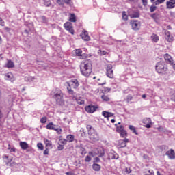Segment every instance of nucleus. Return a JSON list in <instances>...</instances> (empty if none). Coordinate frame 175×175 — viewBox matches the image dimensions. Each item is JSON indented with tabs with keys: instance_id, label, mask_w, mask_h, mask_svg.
Wrapping results in <instances>:
<instances>
[{
	"instance_id": "f257e3e1",
	"label": "nucleus",
	"mask_w": 175,
	"mask_h": 175,
	"mask_svg": "<svg viewBox=\"0 0 175 175\" xmlns=\"http://www.w3.org/2000/svg\"><path fill=\"white\" fill-rule=\"evenodd\" d=\"M81 72L83 76L88 77L92 72V63L90 60L82 62L80 66Z\"/></svg>"
},
{
	"instance_id": "f03ea898",
	"label": "nucleus",
	"mask_w": 175,
	"mask_h": 175,
	"mask_svg": "<svg viewBox=\"0 0 175 175\" xmlns=\"http://www.w3.org/2000/svg\"><path fill=\"white\" fill-rule=\"evenodd\" d=\"M88 132V136L91 142H98L99 140V135H98V133L95 131V129L92 127L91 125H88L86 126Z\"/></svg>"
},
{
	"instance_id": "7ed1b4c3",
	"label": "nucleus",
	"mask_w": 175,
	"mask_h": 175,
	"mask_svg": "<svg viewBox=\"0 0 175 175\" xmlns=\"http://www.w3.org/2000/svg\"><path fill=\"white\" fill-rule=\"evenodd\" d=\"M155 69L159 75H166L167 72V64L165 62H159L155 66Z\"/></svg>"
},
{
	"instance_id": "20e7f679",
	"label": "nucleus",
	"mask_w": 175,
	"mask_h": 175,
	"mask_svg": "<svg viewBox=\"0 0 175 175\" xmlns=\"http://www.w3.org/2000/svg\"><path fill=\"white\" fill-rule=\"evenodd\" d=\"M54 99L56 100L57 105H62L64 103V94L58 89H56V92L53 95Z\"/></svg>"
},
{
	"instance_id": "39448f33",
	"label": "nucleus",
	"mask_w": 175,
	"mask_h": 175,
	"mask_svg": "<svg viewBox=\"0 0 175 175\" xmlns=\"http://www.w3.org/2000/svg\"><path fill=\"white\" fill-rule=\"evenodd\" d=\"M131 25L133 31H139V29H140V27L142 26V23H140V21L137 20L131 21Z\"/></svg>"
},
{
	"instance_id": "423d86ee",
	"label": "nucleus",
	"mask_w": 175,
	"mask_h": 175,
	"mask_svg": "<svg viewBox=\"0 0 175 175\" xmlns=\"http://www.w3.org/2000/svg\"><path fill=\"white\" fill-rule=\"evenodd\" d=\"M64 27L66 31H68L71 35H75V30L73 29V26L72 25V23L66 22L64 24Z\"/></svg>"
},
{
	"instance_id": "0eeeda50",
	"label": "nucleus",
	"mask_w": 175,
	"mask_h": 175,
	"mask_svg": "<svg viewBox=\"0 0 175 175\" xmlns=\"http://www.w3.org/2000/svg\"><path fill=\"white\" fill-rule=\"evenodd\" d=\"M67 85L68 87H71L72 88H77L80 84L79 83V81L77 79H72L69 82H66Z\"/></svg>"
},
{
	"instance_id": "6e6552de",
	"label": "nucleus",
	"mask_w": 175,
	"mask_h": 175,
	"mask_svg": "<svg viewBox=\"0 0 175 175\" xmlns=\"http://www.w3.org/2000/svg\"><path fill=\"white\" fill-rule=\"evenodd\" d=\"M116 132L120 133L121 137H125L126 136V131L124 129V126H120L116 128Z\"/></svg>"
},
{
	"instance_id": "1a4fd4ad",
	"label": "nucleus",
	"mask_w": 175,
	"mask_h": 175,
	"mask_svg": "<svg viewBox=\"0 0 175 175\" xmlns=\"http://www.w3.org/2000/svg\"><path fill=\"white\" fill-rule=\"evenodd\" d=\"M96 109H98V106L92 105H90L85 107V111L90 113H95V111H96Z\"/></svg>"
},
{
	"instance_id": "9d476101",
	"label": "nucleus",
	"mask_w": 175,
	"mask_h": 175,
	"mask_svg": "<svg viewBox=\"0 0 175 175\" xmlns=\"http://www.w3.org/2000/svg\"><path fill=\"white\" fill-rule=\"evenodd\" d=\"M106 70V75L107 77H109V79H113V77H114V75L113 74V66H111L110 64L108 65Z\"/></svg>"
},
{
	"instance_id": "9b49d317",
	"label": "nucleus",
	"mask_w": 175,
	"mask_h": 175,
	"mask_svg": "<svg viewBox=\"0 0 175 175\" xmlns=\"http://www.w3.org/2000/svg\"><path fill=\"white\" fill-rule=\"evenodd\" d=\"M143 124H144L146 126V128H151V125L152 124V122L151 121V118H145L142 120Z\"/></svg>"
},
{
	"instance_id": "f8f14e48",
	"label": "nucleus",
	"mask_w": 175,
	"mask_h": 175,
	"mask_svg": "<svg viewBox=\"0 0 175 175\" xmlns=\"http://www.w3.org/2000/svg\"><path fill=\"white\" fill-rule=\"evenodd\" d=\"M165 155H167L170 159H175V152L173 149L167 151Z\"/></svg>"
},
{
	"instance_id": "ddd939ff",
	"label": "nucleus",
	"mask_w": 175,
	"mask_h": 175,
	"mask_svg": "<svg viewBox=\"0 0 175 175\" xmlns=\"http://www.w3.org/2000/svg\"><path fill=\"white\" fill-rule=\"evenodd\" d=\"M81 37L82 39H83V40H85V42H88L90 41V36H88V31H84L83 33H82L81 34Z\"/></svg>"
},
{
	"instance_id": "4468645a",
	"label": "nucleus",
	"mask_w": 175,
	"mask_h": 175,
	"mask_svg": "<svg viewBox=\"0 0 175 175\" xmlns=\"http://www.w3.org/2000/svg\"><path fill=\"white\" fill-rule=\"evenodd\" d=\"M164 59L165 61H167V62L168 64H170L171 65H172L173 64V59H172V56H170V55L166 53L164 55Z\"/></svg>"
},
{
	"instance_id": "2eb2a0df",
	"label": "nucleus",
	"mask_w": 175,
	"mask_h": 175,
	"mask_svg": "<svg viewBox=\"0 0 175 175\" xmlns=\"http://www.w3.org/2000/svg\"><path fill=\"white\" fill-rule=\"evenodd\" d=\"M6 165L8 166H11V167H17V166H18V165L20 164L17 162V159H15L14 161H12L11 163H7Z\"/></svg>"
},
{
	"instance_id": "dca6fc26",
	"label": "nucleus",
	"mask_w": 175,
	"mask_h": 175,
	"mask_svg": "<svg viewBox=\"0 0 175 175\" xmlns=\"http://www.w3.org/2000/svg\"><path fill=\"white\" fill-rule=\"evenodd\" d=\"M129 16L131 18H139L140 14L137 12H131V10H129Z\"/></svg>"
},
{
	"instance_id": "f3484780",
	"label": "nucleus",
	"mask_w": 175,
	"mask_h": 175,
	"mask_svg": "<svg viewBox=\"0 0 175 175\" xmlns=\"http://www.w3.org/2000/svg\"><path fill=\"white\" fill-rule=\"evenodd\" d=\"M165 39L167 42H173V36L170 35V32L168 31H165Z\"/></svg>"
},
{
	"instance_id": "a211bd4d",
	"label": "nucleus",
	"mask_w": 175,
	"mask_h": 175,
	"mask_svg": "<svg viewBox=\"0 0 175 175\" xmlns=\"http://www.w3.org/2000/svg\"><path fill=\"white\" fill-rule=\"evenodd\" d=\"M69 21L70 23H76L77 21L76 15L74 13L69 14Z\"/></svg>"
},
{
	"instance_id": "6ab92c4d",
	"label": "nucleus",
	"mask_w": 175,
	"mask_h": 175,
	"mask_svg": "<svg viewBox=\"0 0 175 175\" xmlns=\"http://www.w3.org/2000/svg\"><path fill=\"white\" fill-rule=\"evenodd\" d=\"M57 126V125H55L54 123H53L52 122H49L47 125H46V129H50L51 131H54L55 128Z\"/></svg>"
},
{
	"instance_id": "aec40b11",
	"label": "nucleus",
	"mask_w": 175,
	"mask_h": 175,
	"mask_svg": "<svg viewBox=\"0 0 175 175\" xmlns=\"http://www.w3.org/2000/svg\"><path fill=\"white\" fill-rule=\"evenodd\" d=\"M20 146L22 148V150H27V148H28L29 147V145H28V143L25 142H21Z\"/></svg>"
},
{
	"instance_id": "412c9836",
	"label": "nucleus",
	"mask_w": 175,
	"mask_h": 175,
	"mask_svg": "<svg viewBox=\"0 0 175 175\" xmlns=\"http://www.w3.org/2000/svg\"><path fill=\"white\" fill-rule=\"evenodd\" d=\"M109 158H111V159H118V154L115 152H111L109 153Z\"/></svg>"
},
{
	"instance_id": "4be33fe9",
	"label": "nucleus",
	"mask_w": 175,
	"mask_h": 175,
	"mask_svg": "<svg viewBox=\"0 0 175 175\" xmlns=\"http://www.w3.org/2000/svg\"><path fill=\"white\" fill-rule=\"evenodd\" d=\"M100 165L93 163L92 165V169L94 170V172H99L100 170Z\"/></svg>"
},
{
	"instance_id": "5701e85b",
	"label": "nucleus",
	"mask_w": 175,
	"mask_h": 175,
	"mask_svg": "<svg viewBox=\"0 0 175 175\" xmlns=\"http://www.w3.org/2000/svg\"><path fill=\"white\" fill-rule=\"evenodd\" d=\"M118 146L120 148H122L124 147H126V144H125V142H124V140L120 139L118 141Z\"/></svg>"
},
{
	"instance_id": "b1692460",
	"label": "nucleus",
	"mask_w": 175,
	"mask_h": 175,
	"mask_svg": "<svg viewBox=\"0 0 175 175\" xmlns=\"http://www.w3.org/2000/svg\"><path fill=\"white\" fill-rule=\"evenodd\" d=\"M44 142L45 143V146L46 148H50V147L53 146V144H51V142L47 139H44Z\"/></svg>"
},
{
	"instance_id": "393cba45",
	"label": "nucleus",
	"mask_w": 175,
	"mask_h": 175,
	"mask_svg": "<svg viewBox=\"0 0 175 175\" xmlns=\"http://www.w3.org/2000/svg\"><path fill=\"white\" fill-rule=\"evenodd\" d=\"M166 6L167 9H173V8H175V4L174 3L167 1Z\"/></svg>"
},
{
	"instance_id": "a878e982",
	"label": "nucleus",
	"mask_w": 175,
	"mask_h": 175,
	"mask_svg": "<svg viewBox=\"0 0 175 175\" xmlns=\"http://www.w3.org/2000/svg\"><path fill=\"white\" fill-rule=\"evenodd\" d=\"M53 131H55L57 135H61V133H62V129H61V126H56L55 127V129H53Z\"/></svg>"
},
{
	"instance_id": "bb28decb",
	"label": "nucleus",
	"mask_w": 175,
	"mask_h": 175,
	"mask_svg": "<svg viewBox=\"0 0 175 175\" xmlns=\"http://www.w3.org/2000/svg\"><path fill=\"white\" fill-rule=\"evenodd\" d=\"M151 38H152V42H154V43H157V42L159 40V37H158V36H157L156 34H152Z\"/></svg>"
},
{
	"instance_id": "cd10ccee",
	"label": "nucleus",
	"mask_w": 175,
	"mask_h": 175,
	"mask_svg": "<svg viewBox=\"0 0 175 175\" xmlns=\"http://www.w3.org/2000/svg\"><path fill=\"white\" fill-rule=\"evenodd\" d=\"M6 65L7 68H14V63L12 60H8Z\"/></svg>"
},
{
	"instance_id": "c85d7f7f",
	"label": "nucleus",
	"mask_w": 175,
	"mask_h": 175,
	"mask_svg": "<svg viewBox=\"0 0 175 175\" xmlns=\"http://www.w3.org/2000/svg\"><path fill=\"white\" fill-rule=\"evenodd\" d=\"M129 128L130 131H132L133 133H135V135H139L136 131V129L133 126L129 125Z\"/></svg>"
},
{
	"instance_id": "c756f323",
	"label": "nucleus",
	"mask_w": 175,
	"mask_h": 175,
	"mask_svg": "<svg viewBox=\"0 0 175 175\" xmlns=\"http://www.w3.org/2000/svg\"><path fill=\"white\" fill-rule=\"evenodd\" d=\"M66 139L70 143V142H73V140H75V136H73L72 135H67Z\"/></svg>"
},
{
	"instance_id": "7c9ffc66",
	"label": "nucleus",
	"mask_w": 175,
	"mask_h": 175,
	"mask_svg": "<svg viewBox=\"0 0 175 175\" xmlns=\"http://www.w3.org/2000/svg\"><path fill=\"white\" fill-rule=\"evenodd\" d=\"M13 77V75L12 73H8L5 75V80H12V78Z\"/></svg>"
},
{
	"instance_id": "2f4dec72",
	"label": "nucleus",
	"mask_w": 175,
	"mask_h": 175,
	"mask_svg": "<svg viewBox=\"0 0 175 175\" xmlns=\"http://www.w3.org/2000/svg\"><path fill=\"white\" fill-rule=\"evenodd\" d=\"M75 54L76 55H77V57H81L83 54V51H81V49H77L75 51Z\"/></svg>"
},
{
	"instance_id": "473e14b6",
	"label": "nucleus",
	"mask_w": 175,
	"mask_h": 175,
	"mask_svg": "<svg viewBox=\"0 0 175 175\" xmlns=\"http://www.w3.org/2000/svg\"><path fill=\"white\" fill-rule=\"evenodd\" d=\"M40 18L42 23H44V24H47V23H49V19H47V18H46V16H40Z\"/></svg>"
},
{
	"instance_id": "72a5a7b5",
	"label": "nucleus",
	"mask_w": 175,
	"mask_h": 175,
	"mask_svg": "<svg viewBox=\"0 0 175 175\" xmlns=\"http://www.w3.org/2000/svg\"><path fill=\"white\" fill-rule=\"evenodd\" d=\"M44 4V6H46V8H49L51 6V1L45 0Z\"/></svg>"
},
{
	"instance_id": "f704fd0d",
	"label": "nucleus",
	"mask_w": 175,
	"mask_h": 175,
	"mask_svg": "<svg viewBox=\"0 0 175 175\" xmlns=\"http://www.w3.org/2000/svg\"><path fill=\"white\" fill-rule=\"evenodd\" d=\"M67 141L65 139H60L59 141V144L62 145V146H65V144H66Z\"/></svg>"
},
{
	"instance_id": "c9c22d12",
	"label": "nucleus",
	"mask_w": 175,
	"mask_h": 175,
	"mask_svg": "<svg viewBox=\"0 0 175 175\" xmlns=\"http://www.w3.org/2000/svg\"><path fill=\"white\" fill-rule=\"evenodd\" d=\"M101 99H103V100H104L105 102H109V100H110V98H109V96L106 95L101 96Z\"/></svg>"
},
{
	"instance_id": "e433bc0d",
	"label": "nucleus",
	"mask_w": 175,
	"mask_h": 175,
	"mask_svg": "<svg viewBox=\"0 0 175 175\" xmlns=\"http://www.w3.org/2000/svg\"><path fill=\"white\" fill-rule=\"evenodd\" d=\"M157 10V6H155V4H153L152 5L150 6V11L151 13H153V12H155Z\"/></svg>"
},
{
	"instance_id": "4c0bfd02",
	"label": "nucleus",
	"mask_w": 175,
	"mask_h": 175,
	"mask_svg": "<svg viewBox=\"0 0 175 175\" xmlns=\"http://www.w3.org/2000/svg\"><path fill=\"white\" fill-rule=\"evenodd\" d=\"M122 18L124 20V21H126L128 20V16L126 15V12L125 11L122 12Z\"/></svg>"
},
{
	"instance_id": "58836bf2",
	"label": "nucleus",
	"mask_w": 175,
	"mask_h": 175,
	"mask_svg": "<svg viewBox=\"0 0 175 175\" xmlns=\"http://www.w3.org/2000/svg\"><path fill=\"white\" fill-rule=\"evenodd\" d=\"M159 149L161 150V151H166V150H167V146L163 145L159 146Z\"/></svg>"
},
{
	"instance_id": "ea45409f",
	"label": "nucleus",
	"mask_w": 175,
	"mask_h": 175,
	"mask_svg": "<svg viewBox=\"0 0 175 175\" xmlns=\"http://www.w3.org/2000/svg\"><path fill=\"white\" fill-rule=\"evenodd\" d=\"M80 151L82 155L87 154V151L85 150V148H84L83 147L80 148Z\"/></svg>"
},
{
	"instance_id": "a19ab883",
	"label": "nucleus",
	"mask_w": 175,
	"mask_h": 175,
	"mask_svg": "<svg viewBox=\"0 0 175 175\" xmlns=\"http://www.w3.org/2000/svg\"><path fill=\"white\" fill-rule=\"evenodd\" d=\"M98 54H100V55H106L107 54V52L106 51H102V50H98Z\"/></svg>"
},
{
	"instance_id": "79ce46f5",
	"label": "nucleus",
	"mask_w": 175,
	"mask_h": 175,
	"mask_svg": "<svg viewBox=\"0 0 175 175\" xmlns=\"http://www.w3.org/2000/svg\"><path fill=\"white\" fill-rule=\"evenodd\" d=\"M41 124H46L47 122V118L46 117H42L40 120Z\"/></svg>"
},
{
	"instance_id": "37998d69",
	"label": "nucleus",
	"mask_w": 175,
	"mask_h": 175,
	"mask_svg": "<svg viewBox=\"0 0 175 175\" xmlns=\"http://www.w3.org/2000/svg\"><path fill=\"white\" fill-rule=\"evenodd\" d=\"M165 0H156V1L154 2V5H160V3H163Z\"/></svg>"
},
{
	"instance_id": "c03bdc74",
	"label": "nucleus",
	"mask_w": 175,
	"mask_h": 175,
	"mask_svg": "<svg viewBox=\"0 0 175 175\" xmlns=\"http://www.w3.org/2000/svg\"><path fill=\"white\" fill-rule=\"evenodd\" d=\"M38 66H39V68H43L44 69L46 68V66H44L43 62H40L38 63Z\"/></svg>"
},
{
	"instance_id": "a18cd8bd",
	"label": "nucleus",
	"mask_w": 175,
	"mask_h": 175,
	"mask_svg": "<svg viewBox=\"0 0 175 175\" xmlns=\"http://www.w3.org/2000/svg\"><path fill=\"white\" fill-rule=\"evenodd\" d=\"M37 147L39 148V150L43 151V144L42 143H38L37 144Z\"/></svg>"
},
{
	"instance_id": "49530a36",
	"label": "nucleus",
	"mask_w": 175,
	"mask_h": 175,
	"mask_svg": "<svg viewBox=\"0 0 175 175\" xmlns=\"http://www.w3.org/2000/svg\"><path fill=\"white\" fill-rule=\"evenodd\" d=\"M98 152H100L99 153V157H104L105 156V150L100 149V150H98Z\"/></svg>"
},
{
	"instance_id": "de8ad7c7",
	"label": "nucleus",
	"mask_w": 175,
	"mask_h": 175,
	"mask_svg": "<svg viewBox=\"0 0 175 175\" xmlns=\"http://www.w3.org/2000/svg\"><path fill=\"white\" fill-rule=\"evenodd\" d=\"M102 115L105 118H108V112L106 111H103L102 112Z\"/></svg>"
},
{
	"instance_id": "09e8293b",
	"label": "nucleus",
	"mask_w": 175,
	"mask_h": 175,
	"mask_svg": "<svg viewBox=\"0 0 175 175\" xmlns=\"http://www.w3.org/2000/svg\"><path fill=\"white\" fill-rule=\"evenodd\" d=\"M91 161V157L89 155L86 156L85 158V162H90Z\"/></svg>"
},
{
	"instance_id": "8fccbe9b",
	"label": "nucleus",
	"mask_w": 175,
	"mask_h": 175,
	"mask_svg": "<svg viewBox=\"0 0 175 175\" xmlns=\"http://www.w3.org/2000/svg\"><path fill=\"white\" fill-rule=\"evenodd\" d=\"M57 3H58L60 6H62L64 5V0H57Z\"/></svg>"
},
{
	"instance_id": "3c124183",
	"label": "nucleus",
	"mask_w": 175,
	"mask_h": 175,
	"mask_svg": "<svg viewBox=\"0 0 175 175\" xmlns=\"http://www.w3.org/2000/svg\"><path fill=\"white\" fill-rule=\"evenodd\" d=\"M63 148H64V145L59 144V146L57 147L58 150L62 151Z\"/></svg>"
},
{
	"instance_id": "603ef678",
	"label": "nucleus",
	"mask_w": 175,
	"mask_h": 175,
	"mask_svg": "<svg viewBox=\"0 0 175 175\" xmlns=\"http://www.w3.org/2000/svg\"><path fill=\"white\" fill-rule=\"evenodd\" d=\"M44 155H49V148H46L44 150Z\"/></svg>"
},
{
	"instance_id": "864d4df0",
	"label": "nucleus",
	"mask_w": 175,
	"mask_h": 175,
	"mask_svg": "<svg viewBox=\"0 0 175 175\" xmlns=\"http://www.w3.org/2000/svg\"><path fill=\"white\" fill-rule=\"evenodd\" d=\"M127 102H131V100L132 99V96L131 95H128L126 97Z\"/></svg>"
},
{
	"instance_id": "5fc2aeb1",
	"label": "nucleus",
	"mask_w": 175,
	"mask_h": 175,
	"mask_svg": "<svg viewBox=\"0 0 175 175\" xmlns=\"http://www.w3.org/2000/svg\"><path fill=\"white\" fill-rule=\"evenodd\" d=\"M125 172H126V173L129 174V173H131V172H132V170H131V168L126 167V168L125 169Z\"/></svg>"
},
{
	"instance_id": "6e6d98bb",
	"label": "nucleus",
	"mask_w": 175,
	"mask_h": 175,
	"mask_svg": "<svg viewBox=\"0 0 175 175\" xmlns=\"http://www.w3.org/2000/svg\"><path fill=\"white\" fill-rule=\"evenodd\" d=\"M8 150H10V152H16V148H10V147H8Z\"/></svg>"
},
{
	"instance_id": "4d7b16f0",
	"label": "nucleus",
	"mask_w": 175,
	"mask_h": 175,
	"mask_svg": "<svg viewBox=\"0 0 175 175\" xmlns=\"http://www.w3.org/2000/svg\"><path fill=\"white\" fill-rule=\"evenodd\" d=\"M0 25H2V26L5 25V22L1 18H0Z\"/></svg>"
},
{
	"instance_id": "13d9d810",
	"label": "nucleus",
	"mask_w": 175,
	"mask_h": 175,
	"mask_svg": "<svg viewBox=\"0 0 175 175\" xmlns=\"http://www.w3.org/2000/svg\"><path fill=\"white\" fill-rule=\"evenodd\" d=\"M148 173L149 174H146L145 175H154V171H152V170H149Z\"/></svg>"
},
{
	"instance_id": "bf43d9fd",
	"label": "nucleus",
	"mask_w": 175,
	"mask_h": 175,
	"mask_svg": "<svg viewBox=\"0 0 175 175\" xmlns=\"http://www.w3.org/2000/svg\"><path fill=\"white\" fill-rule=\"evenodd\" d=\"M144 6H147V0H142Z\"/></svg>"
},
{
	"instance_id": "052dcab7",
	"label": "nucleus",
	"mask_w": 175,
	"mask_h": 175,
	"mask_svg": "<svg viewBox=\"0 0 175 175\" xmlns=\"http://www.w3.org/2000/svg\"><path fill=\"white\" fill-rule=\"evenodd\" d=\"M68 94H69L70 95H73V94H74V92H73V90H72V89L69 90L68 91Z\"/></svg>"
},
{
	"instance_id": "680f3d73",
	"label": "nucleus",
	"mask_w": 175,
	"mask_h": 175,
	"mask_svg": "<svg viewBox=\"0 0 175 175\" xmlns=\"http://www.w3.org/2000/svg\"><path fill=\"white\" fill-rule=\"evenodd\" d=\"M94 161H95V162H100V159H99V157H96L95 159H94Z\"/></svg>"
},
{
	"instance_id": "e2e57ef3",
	"label": "nucleus",
	"mask_w": 175,
	"mask_h": 175,
	"mask_svg": "<svg viewBox=\"0 0 175 175\" xmlns=\"http://www.w3.org/2000/svg\"><path fill=\"white\" fill-rule=\"evenodd\" d=\"M71 1L72 0H64V2H65V3H66V5H69Z\"/></svg>"
},
{
	"instance_id": "0e129e2a",
	"label": "nucleus",
	"mask_w": 175,
	"mask_h": 175,
	"mask_svg": "<svg viewBox=\"0 0 175 175\" xmlns=\"http://www.w3.org/2000/svg\"><path fill=\"white\" fill-rule=\"evenodd\" d=\"M113 114L111 112H108V118L109 117H113Z\"/></svg>"
},
{
	"instance_id": "69168bd1",
	"label": "nucleus",
	"mask_w": 175,
	"mask_h": 175,
	"mask_svg": "<svg viewBox=\"0 0 175 175\" xmlns=\"http://www.w3.org/2000/svg\"><path fill=\"white\" fill-rule=\"evenodd\" d=\"M155 16H157L156 14H152L150 17H152V18H155Z\"/></svg>"
},
{
	"instance_id": "338daca9",
	"label": "nucleus",
	"mask_w": 175,
	"mask_h": 175,
	"mask_svg": "<svg viewBox=\"0 0 175 175\" xmlns=\"http://www.w3.org/2000/svg\"><path fill=\"white\" fill-rule=\"evenodd\" d=\"M168 2H171L172 3L175 4V0H169Z\"/></svg>"
},
{
	"instance_id": "774afa93",
	"label": "nucleus",
	"mask_w": 175,
	"mask_h": 175,
	"mask_svg": "<svg viewBox=\"0 0 175 175\" xmlns=\"http://www.w3.org/2000/svg\"><path fill=\"white\" fill-rule=\"evenodd\" d=\"M66 175H73V174H72V172H66Z\"/></svg>"
}]
</instances>
